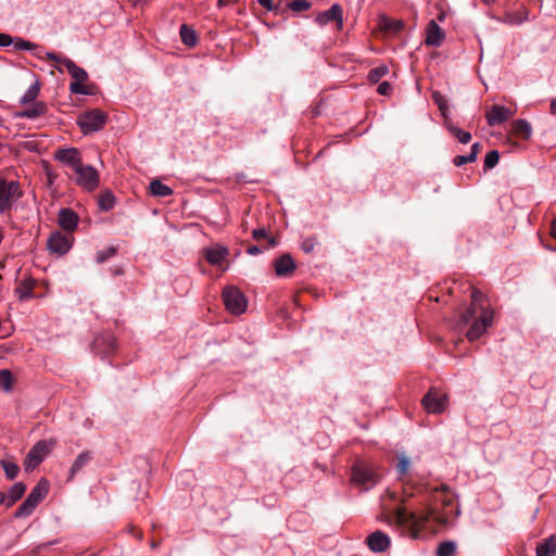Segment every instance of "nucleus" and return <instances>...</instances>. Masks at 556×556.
<instances>
[{
	"label": "nucleus",
	"mask_w": 556,
	"mask_h": 556,
	"mask_svg": "<svg viewBox=\"0 0 556 556\" xmlns=\"http://www.w3.org/2000/svg\"><path fill=\"white\" fill-rule=\"evenodd\" d=\"M388 501L397 502V493L387 490L382 498V505L386 513V521L390 526H396L412 539H418L419 532L428 528L429 525H444L448 521L450 514L442 511L438 507V502H442L444 506L452 505L453 500L446 497L444 491H437L434 494V503H424L416 510H408L405 506L397 505L392 507Z\"/></svg>",
	"instance_id": "1"
},
{
	"label": "nucleus",
	"mask_w": 556,
	"mask_h": 556,
	"mask_svg": "<svg viewBox=\"0 0 556 556\" xmlns=\"http://www.w3.org/2000/svg\"><path fill=\"white\" fill-rule=\"evenodd\" d=\"M493 311L484 303L483 294L473 289L470 305L459 315L456 324L458 330L468 327L466 337L469 341L478 340L492 325Z\"/></svg>",
	"instance_id": "2"
},
{
	"label": "nucleus",
	"mask_w": 556,
	"mask_h": 556,
	"mask_svg": "<svg viewBox=\"0 0 556 556\" xmlns=\"http://www.w3.org/2000/svg\"><path fill=\"white\" fill-rule=\"evenodd\" d=\"M351 481L362 490H369L378 483L379 476L370 465L357 460L352 467Z\"/></svg>",
	"instance_id": "3"
},
{
	"label": "nucleus",
	"mask_w": 556,
	"mask_h": 556,
	"mask_svg": "<svg viewBox=\"0 0 556 556\" xmlns=\"http://www.w3.org/2000/svg\"><path fill=\"white\" fill-rule=\"evenodd\" d=\"M106 113L99 109H94L83 113L78 117V125L81 131L86 135L102 129L106 124Z\"/></svg>",
	"instance_id": "4"
},
{
	"label": "nucleus",
	"mask_w": 556,
	"mask_h": 556,
	"mask_svg": "<svg viewBox=\"0 0 556 556\" xmlns=\"http://www.w3.org/2000/svg\"><path fill=\"white\" fill-rule=\"evenodd\" d=\"M46 59L49 61H53L59 64L55 66L59 72H62L64 66L67 73L72 76L74 81H87L88 74L87 72L79 67L76 63H74L71 59L63 56L61 54H56L54 52L46 51Z\"/></svg>",
	"instance_id": "5"
},
{
	"label": "nucleus",
	"mask_w": 556,
	"mask_h": 556,
	"mask_svg": "<svg viewBox=\"0 0 556 556\" xmlns=\"http://www.w3.org/2000/svg\"><path fill=\"white\" fill-rule=\"evenodd\" d=\"M223 300L227 311L233 315H240L247 309V299L237 287L228 286L224 288Z\"/></svg>",
	"instance_id": "6"
},
{
	"label": "nucleus",
	"mask_w": 556,
	"mask_h": 556,
	"mask_svg": "<svg viewBox=\"0 0 556 556\" xmlns=\"http://www.w3.org/2000/svg\"><path fill=\"white\" fill-rule=\"evenodd\" d=\"M421 405L428 414H442L448 403L445 393L431 388L421 400Z\"/></svg>",
	"instance_id": "7"
},
{
	"label": "nucleus",
	"mask_w": 556,
	"mask_h": 556,
	"mask_svg": "<svg viewBox=\"0 0 556 556\" xmlns=\"http://www.w3.org/2000/svg\"><path fill=\"white\" fill-rule=\"evenodd\" d=\"M76 174V184L87 191H93L98 188L100 177L94 167L91 165L80 164L74 170Z\"/></svg>",
	"instance_id": "8"
},
{
	"label": "nucleus",
	"mask_w": 556,
	"mask_h": 556,
	"mask_svg": "<svg viewBox=\"0 0 556 556\" xmlns=\"http://www.w3.org/2000/svg\"><path fill=\"white\" fill-rule=\"evenodd\" d=\"M51 451V444H49L45 440L38 441L27 453L24 460V468L26 471L34 470L37 466H39L42 460L47 457V455Z\"/></svg>",
	"instance_id": "9"
},
{
	"label": "nucleus",
	"mask_w": 556,
	"mask_h": 556,
	"mask_svg": "<svg viewBox=\"0 0 556 556\" xmlns=\"http://www.w3.org/2000/svg\"><path fill=\"white\" fill-rule=\"evenodd\" d=\"M20 197V185L0 177V213L11 208L12 203Z\"/></svg>",
	"instance_id": "10"
},
{
	"label": "nucleus",
	"mask_w": 556,
	"mask_h": 556,
	"mask_svg": "<svg viewBox=\"0 0 556 556\" xmlns=\"http://www.w3.org/2000/svg\"><path fill=\"white\" fill-rule=\"evenodd\" d=\"M47 244L50 252L63 255L72 248L73 236L55 231L51 233Z\"/></svg>",
	"instance_id": "11"
},
{
	"label": "nucleus",
	"mask_w": 556,
	"mask_h": 556,
	"mask_svg": "<svg viewBox=\"0 0 556 556\" xmlns=\"http://www.w3.org/2000/svg\"><path fill=\"white\" fill-rule=\"evenodd\" d=\"M491 17L503 24L518 26L529 20V10L526 7L521 5L517 10L505 11L503 16L491 15Z\"/></svg>",
	"instance_id": "12"
},
{
	"label": "nucleus",
	"mask_w": 556,
	"mask_h": 556,
	"mask_svg": "<svg viewBox=\"0 0 556 556\" xmlns=\"http://www.w3.org/2000/svg\"><path fill=\"white\" fill-rule=\"evenodd\" d=\"M366 544L372 553H382L391 545L390 536L381 530H376L366 539Z\"/></svg>",
	"instance_id": "13"
},
{
	"label": "nucleus",
	"mask_w": 556,
	"mask_h": 556,
	"mask_svg": "<svg viewBox=\"0 0 556 556\" xmlns=\"http://www.w3.org/2000/svg\"><path fill=\"white\" fill-rule=\"evenodd\" d=\"M514 113L515 112L513 110L506 106L495 104L491 106V109L486 112L485 118L489 126L493 127L508 121L514 115Z\"/></svg>",
	"instance_id": "14"
},
{
	"label": "nucleus",
	"mask_w": 556,
	"mask_h": 556,
	"mask_svg": "<svg viewBox=\"0 0 556 556\" xmlns=\"http://www.w3.org/2000/svg\"><path fill=\"white\" fill-rule=\"evenodd\" d=\"M26 485L23 482L14 483L8 492H0V505L13 506L25 493Z\"/></svg>",
	"instance_id": "15"
},
{
	"label": "nucleus",
	"mask_w": 556,
	"mask_h": 556,
	"mask_svg": "<svg viewBox=\"0 0 556 556\" xmlns=\"http://www.w3.org/2000/svg\"><path fill=\"white\" fill-rule=\"evenodd\" d=\"M332 21H336L339 25V27L342 26L343 23V11L341 5L339 4H332L328 10L319 13L315 17V22L319 25H326Z\"/></svg>",
	"instance_id": "16"
},
{
	"label": "nucleus",
	"mask_w": 556,
	"mask_h": 556,
	"mask_svg": "<svg viewBox=\"0 0 556 556\" xmlns=\"http://www.w3.org/2000/svg\"><path fill=\"white\" fill-rule=\"evenodd\" d=\"M55 160L71 166L74 170L80 165L81 156L76 148L59 149L54 155Z\"/></svg>",
	"instance_id": "17"
},
{
	"label": "nucleus",
	"mask_w": 556,
	"mask_h": 556,
	"mask_svg": "<svg viewBox=\"0 0 556 556\" xmlns=\"http://www.w3.org/2000/svg\"><path fill=\"white\" fill-rule=\"evenodd\" d=\"M295 267V263L290 254H283L274 262L275 273L278 277L291 276Z\"/></svg>",
	"instance_id": "18"
},
{
	"label": "nucleus",
	"mask_w": 556,
	"mask_h": 556,
	"mask_svg": "<svg viewBox=\"0 0 556 556\" xmlns=\"http://www.w3.org/2000/svg\"><path fill=\"white\" fill-rule=\"evenodd\" d=\"M443 39V30L434 20H431L427 25L425 43L431 47H440Z\"/></svg>",
	"instance_id": "19"
},
{
	"label": "nucleus",
	"mask_w": 556,
	"mask_h": 556,
	"mask_svg": "<svg viewBox=\"0 0 556 556\" xmlns=\"http://www.w3.org/2000/svg\"><path fill=\"white\" fill-rule=\"evenodd\" d=\"M58 223L62 229L73 231L78 225V215L72 208H61Z\"/></svg>",
	"instance_id": "20"
},
{
	"label": "nucleus",
	"mask_w": 556,
	"mask_h": 556,
	"mask_svg": "<svg viewBox=\"0 0 556 556\" xmlns=\"http://www.w3.org/2000/svg\"><path fill=\"white\" fill-rule=\"evenodd\" d=\"M229 251L226 247L215 245L204 250V256L207 263L217 266L220 265L228 256Z\"/></svg>",
	"instance_id": "21"
},
{
	"label": "nucleus",
	"mask_w": 556,
	"mask_h": 556,
	"mask_svg": "<svg viewBox=\"0 0 556 556\" xmlns=\"http://www.w3.org/2000/svg\"><path fill=\"white\" fill-rule=\"evenodd\" d=\"M116 348L115 339L111 334H100L93 341V351L97 354H109Z\"/></svg>",
	"instance_id": "22"
},
{
	"label": "nucleus",
	"mask_w": 556,
	"mask_h": 556,
	"mask_svg": "<svg viewBox=\"0 0 556 556\" xmlns=\"http://www.w3.org/2000/svg\"><path fill=\"white\" fill-rule=\"evenodd\" d=\"M12 45H13L14 50H16V51H20V50L30 51L38 59H46V52H43V49L35 42L25 40L21 37H15V38H13Z\"/></svg>",
	"instance_id": "23"
},
{
	"label": "nucleus",
	"mask_w": 556,
	"mask_h": 556,
	"mask_svg": "<svg viewBox=\"0 0 556 556\" xmlns=\"http://www.w3.org/2000/svg\"><path fill=\"white\" fill-rule=\"evenodd\" d=\"M47 112V105L43 102H34L30 105L16 113L17 117L35 119L39 116L45 115Z\"/></svg>",
	"instance_id": "24"
},
{
	"label": "nucleus",
	"mask_w": 556,
	"mask_h": 556,
	"mask_svg": "<svg viewBox=\"0 0 556 556\" xmlns=\"http://www.w3.org/2000/svg\"><path fill=\"white\" fill-rule=\"evenodd\" d=\"M556 553V535H549L536 546V556H554Z\"/></svg>",
	"instance_id": "25"
},
{
	"label": "nucleus",
	"mask_w": 556,
	"mask_h": 556,
	"mask_svg": "<svg viewBox=\"0 0 556 556\" xmlns=\"http://www.w3.org/2000/svg\"><path fill=\"white\" fill-rule=\"evenodd\" d=\"M513 132L523 139H528L532 134L531 125L525 119H517L513 123Z\"/></svg>",
	"instance_id": "26"
},
{
	"label": "nucleus",
	"mask_w": 556,
	"mask_h": 556,
	"mask_svg": "<svg viewBox=\"0 0 556 556\" xmlns=\"http://www.w3.org/2000/svg\"><path fill=\"white\" fill-rule=\"evenodd\" d=\"M49 492V482L46 479H41L28 494L29 497L38 501L39 503L47 496Z\"/></svg>",
	"instance_id": "27"
},
{
	"label": "nucleus",
	"mask_w": 556,
	"mask_h": 556,
	"mask_svg": "<svg viewBox=\"0 0 556 556\" xmlns=\"http://www.w3.org/2000/svg\"><path fill=\"white\" fill-rule=\"evenodd\" d=\"M149 190L152 195L160 198H165L173 193V190L168 186L162 184L157 179H154L150 182Z\"/></svg>",
	"instance_id": "28"
},
{
	"label": "nucleus",
	"mask_w": 556,
	"mask_h": 556,
	"mask_svg": "<svg viewBox=\"0 0 556 556\" xmlns=\"http://www.w3.org/2000/svg\"><path fill=\"white\" fill-rule=\"evenodd\" d=\"M179 35H180L181 41L186 46H188V47L195 46V43H197V34H195V31L191 27H189L186 24H182L180 26Z\"/></svg>",
	"instance_id": "29"
},
{
	"label": "nucleus",
	"mask_w": 556,
	"mask_h": 556,
	"mask_svg": "<svg viewBox=\"0 0 556 556\" xmlns=\"http://www.w3.org/2000/svg\"><path fill=\"white\" fill-rule=\"evenodd\" d=\"M34 285L29 281H23L16 289L15 293L20 301H27L34 298Z\"/></svg>",
	"instance_id": "30"
},
{
	"label": "nucleus",
	"mask_w": 556,
	"mask_h": 556,
	"mask_svg": "<svg viewBox=\"0 0 556 556\" xmlns=\"http://www.w3.org/2000/svg\"><path fill=\"white\" fill-rule=\"evenodd\" d=\"M91 460V454L88 451L80 453L71 467V476L74 477L83 467Z\"/></svg>",
	"instance_id": "31"
},
{
	"label": "nucleus",
	"mask_w": 556,
	"mask_h": 556,
	"mask_svg": "<svg viewBox=\"0 0 556 556\" xmlns=\"http://www.w3.org/2000/svg\"><path fill=\"white\" fill-rule=\"evenodd\" d=\"M98 204L100 210L108 212L115 205V197L111 191L102 192L99 195Z\"/></svg>",
	"instance_id": "32"
},
{
	"label": "nucleus",
	"mask_w": 556,
	"mask_h": 556,
	"mask_svg": "<svg viewBox=\"0 0 556 556\" xmlns=\"http://www.w3.org/2000/svg\"><path fill=\"white\" fill-rule=\"evenodd\" d=\"M1 467L5 473V477L9 480H13L17 477L20 467L16 463L10 460V459H1L0 460Z\"/></svg>",
	"instance_id": "33"
},
{
	"label": "nucleus",
	"mask_w": 556,
	"mask_h": 556,
	"mask_svg": "<svg viewBox=\"0 0 556 556\" xmlns=\"http://www.w3.org/2000/svg\"><path fill=\"white\" fill-rule=\"evenodd\" d=\"M456 552V544L453 541H444L439 544L437 556H453Z\"/></svg>",
	"instance_id": "34"
},
{
	"label": "nucleus",
	"mask_w": 556,
	"mask_h": 556,
	"mask_svg": "<svg viewBox=\"0 0 556 556\" xmlns=\"http://www.w3.org/2000/svg\"><path fill=\"white\" fill-rule=\"evenodd\" d=\"M388 73L389 68L386 65L374 67L368 73V80L372 84H376Z\"/></svg>",
	"instance_id": "35"
},
{
	"label": "nucleus",
	"mask_w": 556,
	"mask_h": 556,
	"mask_svg": "<svg viewBox=\"0 0 556 556\" xmlns=\"http://www.w3.org/2000/svg\"><path fill=\"white\" fill-rule=\"evenodd\" d=\"M39 93V85L36 83L31 85L25 93L21 98L22 104H28L36 102L35 99L38 97Z\"/></svg>",
	"instance_id": "36"
},
{
	"label": "nucleus",
	"mask_w": 556,
	"mask_h": 556,
	"mask_svg": "<svg viewBox=\"0 0 556 556\" xmlns=\"http://www.w3.org/2000/svg\"><path fill=\"white\" fill-rule=\"evenodd\" d=\"M450 132L458 139L459 142L466 144L471 140V134L469 131H465L457 126L450 125Z\"/></svg>",
	"instance_id": "37"
},
{
	"label": "nucleus",
	"mask_w": 556,
	"mask_h": 556,
	"mask_svg": "<svg viewBox=\"0 0 556 556\" xmlns=\"http://www.w3.org/2000/svg\"><path fill=\"white\" fill-rule=\"evenodd\" d=\"M36 508L27 502L26 500L21 504V506L14 513V518H25L30 516Z\"/></svg>",
	"instance_id": "38"
},
{
	"label": "nucleus",
	"mask_w": 556,
	"mask_h": 556,
	"mask_svg": "<svg viewBox=\"0 0 556 556\" xmlns=\"http://www.w3.org/2000/svg\"><path fill=\"white\" fill-rule=\"evenodd\" d=\"M432 100L438 105V108L441 111V113L443 115H445V113H446V111L448 109L447 100L445 99V97L440 91H433L432 92Z\"/></svg>",
	"instance_id": "39"
},
{
	"label": "nucleus",
	"mask_w": 556,
	"mask_h": 556,
	"mask_svg": "<svg viewBox=\"0 0 556 556\" xmlns=\"http://www.w3.org/2000/svg\"><path fill=\"white\" fill-rule=\"evenodd\" d=\"M382 26L390 31L397 33L403 29L404 24L400 20L383 18Z\"/></svg>",
	"instance_id": "40"
},
{
	"label": "nucleus",
	"mask_w": 556,
	"mask_h": 556,
	"mask_svg": "<svg viewBox=\"0 0 556 556\" xmlns=\"http://www.w3.org/2000/svg\"><path fill=\"white\" fill-rule=\"evenodd\" d=\"M0 387L4 391H10L12 387V374L8 369L0 370Z\"/></svg>",
	"instance_id": "41"
},
{
	"label": "nucleus",
	"mask_w": 556,
	"mask_h": 556,
	"mask_svg": "<svg viewBox=\"0 0 556 556\" xmlns=\"http://www.w3.org/2000/svg\"><path fill=\"white\" fill-rule=\"evenodd\" d=\"M410 467V460L407 456H405L404 454H402L400 457H399V462L396 464V470L399 472V475L401 477H403L404 475L407 473L408 469Z\"/></svg>",
	"instance_id": "42"
},
{
	"label": "nucleus",
	"mask_w": 556,
	"mask_h": 556,
	"mask_svg": "<svg viewBox=\"0 0 556 556\" xmlns=\"http://www.w3.org/2000/svg\"><path fill=\"white\" fill-rule=\"evenodd\" d=\"M311 2L307 0H292L289 8L294 12H304L311 8Z\"/></svg>",
	"instance_id": "43"
},
{
	"label": "nucleus",
	"mask_w": 556,
	"mask_h": 556,
	"mask_svg": "<svg viewBox=\"0 0 556 556\" xmlns=\"http://www.w3.org/2000/svg\"><path fill=\"white\" fill-rule=\"evenodd\" d=\"M115 254H116V249L114 247H111L104 251L97 252L96 261H97V263L102 264V263L106 262L109 258H111L112 256H114Z\"/></svg>",
	"instance_id": "44"
},
{
	"label": "nucleus",
	"mask_w": 556,
	"mask_h": 556,
	"mask_svg": "<svg viewBox=\"0 0 556 556\" xmlns=\"http://www.w3.org/2000/svg\"><path fill=\"white\" fill-rule=\"evenodd\" d=\"M500 161V154L496 150H492L486 153L484 157V166L486 168H493Z\"/></svg>",
	"instance_id": "45"
},
{
	"label": "nucleus",
	"mask_w": 556,
	"mask_h": 556,
	"mask_svg": "<svg viewBox=\"0 0 556 556\" xmlns=\"http://www.w3.org/2000/svg\"><path fill=\"white\" fill-rule=\"evenodd\" d=\"M86 81H72L70 85V90L72 93L76 94H89V90L85 86Z\"/></svg>",
	"instance_id": "46"
},
{
	"label": "nucleus",
	"mask_w": 556,
	"mask_h": 556,
	"mask_svg": "<svg viewBox=\"0 0 556 556\" xmlns=\"http://www.w3.org/2000/svg\"><path fill=\"white\" fill-rule=\"evenodd\" d=\"M475 161V152H470L467 155L455 156L453 163L455 166H463L464 164L471 163Z\"/></svg>",
	"instance_id": "47"
},
{
	"label": "nucleus",
	"mask_w": 556,
	"mask_h": 556,
	"mask_svg": "<svg viewBox=\"0 0 556 556\" xmlns=\"http://www.w3.org/2000/svg\"><path fill=\"white\" fill-rule=\"evenodd\" d=\"M377 91L381 96H389L392 91V86L388 81H383L379 84Z\"/></svg>",
	"instance_id": "48"
},
{
	"label": "nucleus",
	"mask_w": 556,
	"mask_h": 556,
	"mask_svg": "<svg viewBox=\"0 0 556 556\" xmlns=\"http://www.w3.org/2000/svg\"><path fill=\"white\" fill-rule=\"evenodd\" d=\"M315 244H316L315 239L307 238V239L303 240L301 245H302V249L304 252L309 253L314 250Z\"/></svg>",
	"instance_id": "49"
},
{
	"label": "nucleus",
	"mask_w": 556,
	"mask_h": 556,
	"mask_svg": "<svg viewBox=\"0 0 556 556\" xmlns=\"http://www.w3.org/2000/svg\"><path fill=\"white\" fill-rule=\"evenodd\" d=\"M13 43V37L8 35V34H4V33H0V47H9Z\"/></svg>",
	"instance_id": "50"
},
{
	"label": "nucleus",
	"mask_w": 556,
	"mask_h": 556,
	"mask_svg": "<svg viewBox=\"0 0 556 556\" xmlns=\"http://www.w3.org/2000/svg\"><path fill=\"white\" fill-rule=\"evenodd\" d=\"M252 235H253V239H255V240H261V239L267 237V232L264 228H258V229L253 230Z\"/></svg>",
	"instance_id": "51"
},
{
	"label": "nucleus",
	"mask_w": 556,
	"mask_h": 556,
	"mask_svg": "<svg viewBox=\"0 0 556 556\" xmlns=\"http://www.w3.org/2000/svg\"><path fill=\"white\" fill-rule=\"evenodd\" d=\"M257 2L268 11L274 10V0H257Z\"/></svg>",
	"instance_id": "52"
},
{
	"label": "nucleus",
	"mask_w": 556,
	"mask_h": 556,
	"mask_svg": "<svg viewBox=\"0 0 556 556\" xmlns=\"http://www.w3.org/2000/svg\"><path fill=\"white\" fill-rule=\"evenodd\" d=\"M261 252H262V251H261V249H260L257 245H251V247H249V248H248V253H249L250 255H257V254H260Z\"/></svg>",
	"instance_id": "53"
},
{
	"label": "nucleus",
	"mask_w": 556,
	"mask_h": 556,
	"mask_svg": "<svg viewBox=\"0 0 556 556\" xmlns=\"http://www.w3.org/2000/svg\"><path fill=\"white\" fill-rule=\"evenodd\" d=\"M551 235L554 239H556V218L552 222Z\"/></svg>",
	"instance_id": "54"
},
{
	"label": "nucleus",
	"mask_w": 556,
	"mask_h": 556,
	"mask_svg": "<svg viewBox=\"0 0 556 556\" xmlns=\"http://www.w3.org/2000/svg\"><path fill=\"white\" fill-rule=\"evenodd\" d=\"M478 151H479V143L476 142L471 146V152H475V160L477 159Z\"/></svg>",
	"instance_id": "55"
},
{
	"label": "nucleus",
	"mask_w": 556,
	"mask_h": 556,
	"mask_svg": "<svg viewBox=\"0 0 556 556\" xmlns=\"http://www.w3.org/2000/svg\"><path fill=\"white\" fill-rule=\"evenodd\" d=\"M551 113L556 115V99H553L551 102Z\"/></svg>",
	"instance_id": "56"
},
{
	"label": "nucleus",
	"mask_w": 556,
	"mask_h": 556,
	"mask_svg": "<svg viewBox=\"0 0 556 556\" xmlns=\"http://www.w3.org/2000/svg\"><path fill=\"white\" fill-rule=\"evenodd\" d=\"M26 501H27V502H29V503L33 505V507H35V508H36V507L38 506V504H39V502H38V501H36V500H34V498H31V497H29V496H27V497H26Z\"/></svg>",
	"instance_id": "57"
},
{
	"label": "nucleus",
	"mask_w": 556,
	"mask_h": 556,
	"mask_svg": "<svg viewBox=\"0 0 556 556\" xmlns=\"http://www.w3.org/2000/svg\"><path fill=\"white\" fill-rule=\"evenodd\" d=\"M237 1L238 0H218L219 5L227 4V3H230V2H237Z\"/></svg>",
	"instance_id": "58"
},
{
	"label": "nucleus",
	"mask_w": 556,
	"mask_h": 556,
	"mask_svg": "<svg viewBox=\"0 0 556 556\" xmlns=\"http://www.w3.org/2000/svg\"><path fill=\"white\" fill-rule=\"evenodd\" d=\"M275 244H276L275 240H274V239H270V241H269V245H270V247H274Z\"/></svg>",
	"instance_id": "59"
},
{
	"label": "nucleus",
	"mask_w": 556,
	"mask_h": 556,
	"mask_svg": "<svg viewBox=\"0 0 556 556\" xmlns=\"http://www.w3.org/2000/svg\"><path fill=\"white\" fill-rule=\"evenodd\" d=\"M552 251L556 252V248L555 249H551Z\"/></svg>",
	"instance_id": "60"
}]
</instances>
